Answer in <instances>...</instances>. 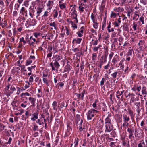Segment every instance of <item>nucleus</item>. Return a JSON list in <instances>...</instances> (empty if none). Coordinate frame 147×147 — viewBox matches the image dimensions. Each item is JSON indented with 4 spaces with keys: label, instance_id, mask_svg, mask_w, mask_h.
I'll return each mask as SVG.
<instances>
[{
    "label": "nucleus",
    "instance_id": "obj_11",
    "mask_svg": "<svg viewBox=\"0 0 147 147\" xmlns=\"http://www.w3.org/2000/svg\"><path fill=\"white\" fill-rule=\"evenodd\" d=\"M49 65L50 66L52 67V71L57 70L60 66L59 63L58 62L56 61H54V63H51Z\"/></svg>",
    "mask_w": 147,
    "mask_h": 147
},
{
    "label": "nucleus",
    "instance_id": "obj_50",
    "mask_svg": "<svg viewBox=\"0 0 147 147\" xmlns=\"http://www.w3.org/2000/svg\"><path fill=\"white\" fill-rule=\"evenodd\" d=\"M120 23L119 22H118V21H116V20L115 21L112 22L114 26L115 27H119V24Z\"/></svg>",
    "mask_w": 147,
    "mask_h": 147
},
{
    "label": "nucleus",
    "instance_id": "obj_42",
    "mask_svg": "<svg viewBox=\"0 0 147 147\" xmlns=\"http://www.w3.org/2000/svg\"><path fill=\"white\" fill-rule=\"evenodd\" d=\"M97 55L96 53H93L92 55V61L94 62H95L97 59Z\"/></svg>",
    "mask_w": 147,
    "mask_h": 147
},
{
    "label": "nucleus",
    "instance_id": "obj_15",
    "mask_svg": "<svg viewBox=\"0 0 147 147\" xmlns=\"http://www.w3.org/2000/svg\"><path fill=\"white\" fill-rule=\"evenodd\" d=\"M135 132L136 133L135 136V137L141 138L142 137L143 133V131L141 129H140L138 131L135 130Z\"/></svg>",
    "mask_w": 147,
    "mask_h": 147
},
{
    "label": "nucleus",
    "instance_id": "obj_3",
    "mask_svg": "<svg viewBox=\"0 0 147 147\" xmlns=\"http://www.w3.org/2000/svg\"><path fill=\"white\" fill-rule=\"evenodd\" d=\"M129 116L127 114H125L123 115V123L122 126L123 127L128 126L129 125V121L130 120Z\"/></svg>",
    "mask_w": 147,
    "mask_h": 147
},
{
    "label": "nucleus",
    "instance_id": "obj_27",
    "mask_svg": "<svg viewBox=\"0 0 147 147\" xmlns=\"http://www.w3.org/2000/svg\"><path fill=\"white\" fill-rule=\"evenodd\" d=\"M38 111L33 113L32 115L33 117L30 119L31 120L34 121H35L36 119H38Z\"/></svg>",
    "mask_w": 147,
    "mask_h": 147
},
{
    "label": "nucleus",
    "instance_id": "obj_57",
    "mask_svg": "<svg viewBox=\"0 0 147 147\" xmlns=\"http://www.w3.org/2000/svg\"><path fill=\"white\" fill-rule=\"evenodd\" d=\"M28 43L32 47H35L36 46L35 45V43L33 42L32 41H27Z\"/></svg>",
    "mask_w": 147,
    "mask_h": 147
},
{
    "label": "nucleus",
    "instance_id": "obj_64",
    "mask_svg": "<svg viewBox=\"0 0 147 147\" xmlns=\"http://www.w3.org/2000/svg\"><path fill=\"white\" fill-rule=\"evenodd\" d=\"M140 2L144 5L147 4V0H140Z\"/></svg>",
    "mask_w": 147,
    "mask_h": 147
},
{
    "label": "nucleus",
    "instance_id": "obj_29",
    "mask_svg": "<svg viewBox=\"0 0 147 147\" xmlns=\"http://www.w3.org/2000/svg\"><path fill=\"white\" fill-rule=\"evenodd\" d=\"M141 90H142V94L146 96L147 94V91L146 86L144 85H142Z\"/></svg>",
    "mask_w": 147,
    "mask_h": 147
},
{
    "label": "nucleus",
    "instance_id": "obj_13",
    "mask_svg": "<svg viewBox=\"0 0 147 147\" xmlns=\"http://www.w3.org/2000/svg\"><path fill=\"white\" fill-rule=\"evenodd\" d=\"M79 93H77L74 94L75 95H76L77 97V98L78 99H80L82 100L84 99V97L85 92V90H83L82 92L80 93V92H79Z\"/></svg>",
    "mask_w": 147,
    "mask_h": 147
},
{
    "label": "nucleus",
    "instance_id": "obj_9",
    "mask_svg": "<svg viewBox=\"0 0 147 147\" xmlns=\"http://www.w3.org/2000/svg\"><path fill=\"white\" fill-rule=\"evenodd\" d=\"M71 63L69 61H67V65L65 66L63 71V73L67 72L69 74L70 71L72 69V67L70 65Z\"/></svg>",
    "mask_w": 147,
    "mask_h": 147
},
{
    "label": "nucleus",
    "instance_id": "obj_4",
    "mask_svg": "<svg viewBox=\"0 0 147 147\" xmlns=\"http://www.w3.org/2000/svg\"><path fill=\"white\" fill-rule=\"evenodd\" d=\"M67 131L65 132L64 137H68L72 131V123L70 121H68L67 123Z\"/></svg>",
    "mask_w": 147,
    "mask_h": 147
},
{
    "label": "nucleus",
    "instance_id": "obj_53",
    "mask_svg": "<svg viewBox=\"0 0 147 147\" xmlns=\"http://www.w3.org/2000/svg\"><path fill=\"white\" fill-rule=\"evenodd\" d=\"M31 94L28 92H25V93H22L20 95V96L21 97H24L25 96H30Z\"/></svg>",
    "mask_w": 147,
    "mask_h": 147
},
{
    "label": "nucleus",
    "instance_id": "obj_38",
    "mask_svg": "<svg viewBox=\"0 0 147 147\" xmlns=\"http://www.w3.org/2000/svg\"><path fill=\"white\" fill-rule=\"evenodd\" d=\"M42 9L39 7H38L36 9V13L37 15L36 16V17H38L40 15V14L42 12Z\"/></svg>",
    "mask_w": 147,
    "mask_h": 147
},
{
    "label": "nucleus",
    "instance_id": "obj_63",
    "mask_svg": "<svg viewBox=\"0 0 147 147\" xmlns=\"http://www.w3.org/2000/svg\"><path fill=\"white\" fill-rule=\"evenodd\" d=\"M6 127L3 124L0 123V130L1 131H2L4 130V128Z\"/></svg>",
    "mask_w": 147,
    "mask_h": 147
},
{
    "label": "nucleus",
    "instance_id": "obj_47",
    "mask_svg": "<svg viewBox=\"0 0 147 147\" xmlns=\"http://www.w3.org/2000/svg\"><path fill=\"white\" fill-rule=\"evenodd\" d=\"M57 102L56 101H54L52 104V106L53 107V109L57 111Z\"/></svg>",
    "mask_w": 147,
    "mask_h": 147
},
{
    "label": "nucleus",
    "instance_id": "obj_17",
    "mask_svg": "<svg viewBox=\"0 0 147 147\" xmlns=\"http://www.w3.org/2000/svg\"><path fill=\"white\" fill-rule=\"evenodd\" d=\"M107 55L103 54L101 56L100 59V62L104 64L107 62Z\"/></svg>",
    "mask_w": 147,
    "mask_h": 147
},
{
    "label": "nucleus",
    "instance_id": "obj_31",
    "mask_svg": "<svg viewBox=\"0 0 147 147\" xmlns=\"http://www.w3.org/2000/svg\"><path fill=\"white\" fill-rule=\"evenodd\" d=\"M3 21V19H1V18L0 16V26H1L3 28H4L5 27L7 26V22L6 20L4 21L3 23H2V22Z\"/></svg>",
    "mask_w": 147,
    "mask_h": 147
},
{
    "label": "nucleus",
    "instance_id": "obj_34",
    "mask_svg": "<svg viewBox=\"0 0 147 147\" xmlns=\"http://www.w3.org/2000/svg\"><path fill=\"white\" fill-rule=\"evenodd\" d=\"M128 112L129 114V116H130L131 119H134V115L133 111L131 108L129 109H128Z\"/></svg>",
    "mask_w": 147,
    "mask_h": 147
},
{
    "label": "nucleus",
    "instance_id": "obj_6",
    "mask_svg": "<svg viewBox=\"0 0 147 147\" xmlns=\"http://www.w3.org/2000/svg\"><path fill=\"white\" fill-rule=\"evenodd\" d=\"M145 42L144 40H141L139 41L138 43L139 47L138 48V53H140L142 51L144 50L146 48L144 45Z\"/></svg>",
    "mask_w": 147,
    "mask_h": 147
},
{
    "label": "nucleus",
    "instance_id": "obj_60",
    "mask_svg": "<svg viewBox=\"0 0 147 147\" xmlns=\"http://www.w3.org/2000/svg\"><path fill=\"white\" fill-rule=\"evenodd\" d=\"M106 20L105 18L104 19V20L102 23V29L103 31L104 30V28L106 26Z\"/></svg>",
    "mask_w": 147,
    "mask_h": 147
},
{
    "label": "nucleus",
    "instance_id": "obj_30",
    "mask_svg": "<svg viewBox=\"0 0 147 147\" xmlns=\"http://www.w3.org/2000/svg\"><path fill=\"white\" fill-rule=\"evenodd\" d=\"M124 92V90H123L121 91H120L119 90H117L116 92V97L119 100H120V96H121L123 95V93Z\"/></svg>",
    "mask_w": 147,
    "mask_h": 147
},
{
    "label": "nucleus",
    "instance_id": "obj_61",
    "mask_svg": "<svg viewBox=\"0 0 147 147\" xmlns=\"http://www.w3.org/2000/svg\"><path fill=\"white\" fill-rule=\"evenodd\" d=\"M47 51V52H51L52 51V50L53 49V47L52 45H48Z\"/></svg>",
    "mask_w": 147,
    "mask_h": 147
},
{
    "label": "nucleus",
    "instance_id": "obj_44",
    "mask_svg": "<svg viewBox=\"0 0 147 147\" xmlns=\"http://www.w3.org/2000/svg\"><path fill=\"white\" fill-rule=\"evenodd\" d=\"M53 14L54 19L56 18L58 15V12L57 10L55 9H54L53 12Z\"/></svg>",
    "mask_w": 147,
    "mask_h": 147
},
{
    "label": "nucleus",
    "instance_id": "obj_12",
    "mask_svg": "<svg viewBox=\"0 0 147 147\" xmlns=\"http://www.w3.org/2000/svg\"><path fill=\"white\" fill-rule=\"evenodd\" d=\"M20 68L19 67L14 66L11 70V73L13 75H18L20 74Z\"/></svg>",
    "mask_w": 147,
    "mask_h": 147
},
{
    "label": "nucleus",
    "instance_id": "obj_28",
    "mask_svg": "<svg viewBox=\"0 0 147 147\" xmlns=\"http://www.w3.org/2000/svg\"><path fill=\"white\" fill-rule=\"evenodd\" d=\"M11 105L14 110L17 111L18 110L19 108L16 101H13L11 103Z\"/></svg>",
    "mask_w": 147,
    "mask_h": 147
},
{
    "label": "nucleus",
    "instance_id": "obj_35",
    "mask_svg": "<svg viewBox=\"0 0 147 147\" xmlns=\"http://www.w3.org/2000/svg\"><path fill=\"white\" fill-rule=\"evenodd\" d=\"M53 1L51 0H49L47 3V6L49 7L48 9L50 10L53 6Z\"/></svg>",
    "mask_w": 147,
    "mask_h": 147
},
{
    "label": "nucleus",
    "instance_id": "obj_49",
    "mask_svg": "<svg viewBox=\"0 0 147 147\" xmlns=\"http://www.w3.org/2000/svg\"><path fill=\"white\" fill-rule=\"evenodd\" d=\"M33 35L36 38H38L39 37L41 36H42V34L40 32H36L33 34Z\"/></svg>",
    "mask_w": 147,
    "mask_h": 147
},
{
    "label": "nucleus",
    "instance_id": "obj_46",
    "mask_svg": "<svg viewBox=\"0 0 147 147\" xmlns=\"http://www.w3.org/2000/svg\"><path fill=\"white\" fill-rule=\"evenodd\" d=\"M21 100L23 103L27 104L28 102V98L26 96L22 97V98L21 99Z\"/></svg>",
    "mask_w": 147,
    "mask_h": 147
},
{
    "label": "nucleus",
    "instance_id": "obj_40",
    "mask_svg": "<svg viewBox=\"0 0 147 147\" xmlns=\"http://www.w3.org/2000/svg\"><path fill=\"white\" fill-rule=\"evenodd\" d=\"M71 16L73 19L76 18H77V11L75 9L74 10V11H72V13L71 14Z\"/></svg>",
    "mask_w": 147,
    "mask_h": 147
},
{
    "label": "nucleus",
    "instance_id": "obj_33",
    "mask_svg": "<svg viewBox=\"0 0 147 147\" xmlns=\"http://www.w3.org/2000/svg\"><path fill=\"white\" fill-rule=\"evenodd\" d=\"M27 38V39H26V41H32V40H33V42H36V44L38 43L39 42L38 40H36L35 38H34L32 36H31L29 39H28V38Z\"/></svg>",
    "mask_w": 147,
    "mask_h": 147
},
{
    "label": "nucleus",
    "instance_id": "obj_36",
    "mask_svg": "<svg viewBox=\"0 0 147 147\" xmlns=\"http://www.w3.org/2000/svg\"><path fill=\"white\" fill-rule=\"evenodd\" d=\"M59 6L60 9L63 10L64 9H66V6L65 5L66 3H59Z\"/></svg>",
    "mask_w": 147,
    "mask_h": 147
},
{
    "label": "nucleus",
    "instance_id": "obj_14",
    "mask_svg": "<svg viewBox=\"0 0 147 147\" xmlns=\"http://www.w3.org/2000/svg\"><path fill=\"white\" fill-rule=\"evenodd\" d=\"M35 57L34 56L30 55L29 58L26 60V65L28 66L30 65L32 63L33 61L35 60Z\"/></svg>",
    "mask_w": 147,
    "mask_h": 147
},
{
    "label": "nucleus",
    "instance_id": "obj_8",
    "mask_svg": "<svg viewBox=\"0 0 147 147\" xmlns=\"http://www.w3.org/2000/svg\"><path fill=\"white\" fill-rule=\"evenodd\" d=\"M105 133H109L111 132L113 130V126L112 125L111 123H105Z\"/></svg>",
    "mask_w": 147,
    "mask_h": 147
},
{
    "label": "nucleus",
    "instance_id": "obj_10",
    "mask_svg": "<svg viewBox=\"0 0 147 147\" xmlns=\"http://www.w3.org/2000/svg\"><path fill=\"white\" fill-rule=\"evenodd\" d=\"M142 109L143 111H144V109L143 108H140V107L136 108V111L137 113V114L136 115V121L137 123L142 118L143 115H142V116H141L140 115V113L141 110Z\"/></svg>",
    "mask_w": 147,
    "mask_h": 147
},
{
    "label": "nucleus",
    "instance_id": "obj_19",
    "mask_svg": "<svg viewBox=\"0 0 147 147\" xmlns=\"http://www.w3.org/2000/svg\"><path fill=\"white\" fill-rule=\"evenodd\" d=\"M29 26H34L36 24V20L34 19H30L28 20V22L26 21Z\"/></svg>",
    "mask_w": 147,
    "mask_h": 147
},
{
    "label": "nucleus",
    "instance_id": "obj_23",
    "mask_svg": "<svg viewBox=\"0 0 147 147\" xmlns=\"http://www.w3.org/2000/svg\"><path fill=\"white\" fill-rule=\"evenodd\" d=\"M122 145L123 146H125L127 147H130L129 141L128 139L127 138L126 139L122 141Z\"/></svg>",
    "mask_w": 147,
    "mask_h": 147
},
{
    "label": "nucleus",
    "instance_id": "obj_59",
    "mask_svg": "<svg viewBox=\"0 0 147 147\" xmlns=\"http://www.w3.org/2000/svg\"><path fill=\"white\" fill-rule=\"evenodd\" d=\"M55 59L53 60L54 61L58 62L61 59L59 55H56L55 57Z\"/></svg>",
    "mask_w": 147,
    "mask_h": 147
},
{
    "label": "nucleus",
    "instance_id": "obj_62",
    "mask_svg": "<svg viewBox=\"0 0 147 147\" xmlns=\"http://www.w3.org/2000/svg\"><path fill=\"white\" fill-rule=\"evenodd\" d=\"M49 26L54 27V29L56 30L57 28L56 27V24L55 22H54L52 23L51 22L49 24Z\"/></svg>",
    "mask_w": 147,
    "mask_h": 147
},
{
    "label": "nucleus",
    "instance_id": "obj_39",
    "mask_svg": "<svg viewBox=\"0 0 147 147\" xmlns=\"http://www.w3.org/2000/svg\"><path fill=\"white\" fill-rule=\"evenodd\" d=\"M124 9L121 7H118V8L115 7L113 9V10L118 13L121 12L123 11Z\"/></svg>",
    "mask_w": 147,
    "mask_h": 147
},
{
    "label": "nucleus",
    "instance_id": "obj_37",
    "mask_svg": "<svg viewBox=\"0 0 147 147\" xmlns=\"http://www.w3.org/2000/svg\"><path fill=\"white\" fill-rule=\"evenodd\" d=\"M131 26H132V28L135 31L137 29H138L137 24L134 21Z\"/></svg>",
    "mask_w": 147,
    "mask_h": 147
},
{
    "label": "nucleus",
    "instance_id": "obj_16",
    "mask_svg": "<svg viewBox=\"0 0 147 147\" xmlns=\"http://www.w3.org/2000/svg\"><path fill=\"white\" fill-rule=\"evenodd\" d=\"M29 102L31 104V106L35 107L36 105V98L32 96H30L28 98Z\"/></svg>",
    "mask_w": 147,
    "mask_h": 147
},
{
    "label": "nucleus",
    "instance_id": "obj_25",
    "mask_svg": "<svg viewBox=\"0 0 147 147\" xmlns=\"http://www.w3.org/2000/svg\"><path fill=\"white\" fill-rule=\"evenodd\" d=\"M107 113L108 114V115L107 117L105 119V123H111V118L112 117V114L111 113H109V112Z\"/></svg>",
    "mask_w": 147,
    "mask_h": 147
},
{
    "label": "nucleus",
    "instance_id": "obj_24",
    "mask_svg": "<svg viewBox=\"0 0 147 147\" xmlns=\"http://www.w3.org/2000/svg\"><path fill=\"white\" fill-rule=\"evenodd\" d=\"M42 87L40 86L38 89V93L36 95L38 98H40L42 96Z\"/></svg>",
    "mask_w": 147,
    "mask_h": 147
},
{
    "label": "nucleus",
    "instance_id": "obj_54",
    "mask_svg": "<svg viewBox=\"0 0 147 147\" xmlns=\"http://www.w3.org/2000/svg\"><path fill=\"white\" fill-rule=\"evenodd\" d=\"M123 29L124 31H128L129 28L128 26V25L126 24L123 25Z\"/></svg>",
    "mask_w": 147,
    "mask_h": 147
},
{
    "label": "nucleus",
    "instance_id": "obj_52",
    "mask_svg": "<svg viewBox=\"0 0 147 147\" xmlns=\"http://www.w3.org/2000/svg\"><path fill=\"white\" fill-rule=\"evenodd\" d=\"M102 47L101 45H99L97 46H95L94 48H92L93 50L94 51H97L98 49H100V48Z\"/></svg>",
    "mask_w": 147,
    "mask_h": 147
},
{
    "label": "nucleus",
    "instance_id": "obj_32",
    "mask_svg": "<svg viewBox=\"0 0 147 147\" xmlns=\"http://www.w3.org/2000/svg\"><path fill=\"white\" fill-rule=\"evenodd\" d=\"M81 117L80 115L77 114L75 118V122L76 125L78 124V122L80 120Z\"/></svg>",
    "mask_w": 147,
    "mask_h": 147
},
{
    "label": "nucleus",
    "instance_id": "obj_21",
    "mask_svg": "<svg viewBox=\"0 0 147 147\" xmlns=\"http://www.w3.org/2000/svg\"><path fill=\"white\" fill-rule=\"evenodd\" d=\"M83 120L82 119H81V121L79 124V130L80 132L84 131L85 129V126L83 124Z\"/></svg>",
    "mask_w": 147,
    "mask_h": 147
},
{
    "label": "nucleus",
    "instance_id": "obj_45",
    "mask_svg": "<svg viewBox=\"0 0 147 147\" xmlns=\"http://www.w3.org/2000/svg\"><path fill=\"white\" fill-rule=\"evenodd\" d=\"M84 63L85 61L84 60H81V62L80 63V70L82 71L83 69L84 68Z\"/></svg>",
    "mask_w": 147,
    "mask_h": 147
},
{
    "label": "nucleus",
    "instance_id": "obj_51",
    "mask_svg": "<svg viewBox=\"0 0 147 147\" xmlns=\"http://www.w3.org/2000/svg\"><path fill=\"white\" fill-rule=\"evenodd\" d=\"M102 105V111L105 113L106 111H107V106L105 103H103Z\"/></svg>",
    "mask_w": 147,
    "mask_h": 147
},
{
    "label": "nucleus",
    "instance_id": "obj_48",
    "mask_svg": "<svg viewBox=\"0 0 147 147\" xmlns=\"http://www.w3.org/2000/svg\"><path fill=\"white\" fill-rule=\"evenodd\" d=\"M79 140V139L78 137L75 138L74 142V143L75 144L74 147H77V146L78 145Z\"/></svg>",
    "mask_w": 147,
    "mask_h": 147
},
{
    "label": "nucleus",
    "instance_id": "obj_7",
    "mask_svg": "<svg viewBox=\"0 0 147 147\" xmlns=\"http://www.w3.org/2000/svg\"><path fill=\"white\" fill-rule=\"evenodd\" d=\"M141 86L138 84L134 85L131 87V90L132 91L135 92L137 91V93L136 94L140 96H142V95H140V93H138L139 92H140L141 90Z\"/></svg>",
    "mask_w": 147,
    "mask_h": 147
},
{
    "label": "nucleus",
    "instance_id": "obj_43",
    "mask_svg": "<svg viewBox=\"0 0 147 147\" xmlns=\"http://www.w3.org/2000/svg\"><path fill=\"white\" fill-rule=\"evenodd\" d=\"M145 145V144L143 140L139 142V144H138L137 147H144V146Z\"/></svg>",
    "mask_w": 147,
    "mask_h": 147
},
{
    "label": "nucleus",
    "instance_id": "obj_1",
    "mask_svg": "<svg viewBox=\"0 0 147 147\" xmlns=\"http://www.w3.org/2000/svg\"><path fill=\"white\" fill-rule=\"evenodd\" d=\"M98 102L99 101L97 99L95 100L92 105L93 108L91 109L87 112L86 115L88 120H92L94 116L99 113V110L101 108L99 105L97 106Z\"/></svg>",
    "mask_w": 147,
    "mask_h": 147
},
{
    "label": "nucleus",
    "instance_id": "obj_18",
    "mask_svg": "<svg viewBox=\"0 0 147 147\" xmlns=\"http://www.w3.org/2000/svg\"><path fill=\"white\" fill-rule=\"evenodd\" d=\"M27 11L24 7H22L20 10V13L22 15H24L25 17L28 16Z\"/></svg>",
    "mask_w": 147,
    "mask_h": 147
},
{
    "label": "nucleus",
    "instance_id": "obj_41",
    "mask_svg": "<svg viewBox=\"0 0 147 147\" xmlns=\"http://www.w3.org/2000/svg\"><path fill=\"white\" fill-rule=\"evenodd\" d=\"M69 23L71 24V27L73 30H74L77 28L78 26L77 25L75 24V23H74V22L71 21Z\"/></svg>",
    "mask_w": 147,
    "mask_h": 147
},
{
    "label": "nucleus",
    "instance_id": "obj_58",
    "mask_svg": "<svg viewBox=\"0 0 147 147\" xmlns=\"http://www.w3.org/2000/svg\"><path fill=\"white\" fill-rule=\"evenodd\" d=\"M3 75L4 76L5 74L4 73V69L3 68H2L0 69V77H1Z\"/></svg>",
    "mask_w": 147,
    "mask_h": 147
},
{
    "label": "nucleus",
    "instance_id": "obj_22",
    "mask_svg": "<svg viewBox=\"0 0 147 147\" xmlns=\"http://www.w3.org/2000/svg\"><path fill=\"white\" fill-rule=\"evenodd\" d=\"M119 61V57L117 54H116L112 59V62L113 65H115Z\"/></svg>",
    "mask_w": 147,
    "mask_h": 147
},
{
    "label": "nucleus",
    "instance_id": "obj_20",
    "mask_svg": "<svg viewBox=\"0 0 147 147\" xmlns=\"http://www.w3.org/2000/svg\"><path fill=\"white\" fill-rule=\"evenodd\" d=\"M82 39L80 38H76L73 39L72 43L73 44H80L81 42Z\"/></svg>",
    "mask_w": 147,
    "mask_h": 147
},
{
    "label": "nucleus",
    "instance_id": "obj_5",
    "mask_svg": "<svg viewBox=\"0 0 147 147\" xmlns=\"http://www.w3.org/2000/svg\"><path fill=\"white\" fill-rule=\"evenodd\" d=\"M135 95L134 93H129L128 95L126 96V98H128L129 97L130 98V103L131 104L134 103L136 101H138L139 100V96H137L135 97Z\"/></svg>",
    "mask_w": 147,
    "mask_h": 147
},
{
    "label": "nucleus",
    "instance_id": "obj_56",
    "mask_svg": "<svg viewBox=\"0 0 147 147\" xmlns=\"http://www.w3.org/2000/svg\"><path fill=\"white\" fill-rule=\"evenodd\" d=\"M5 38H3V40L1 41L0 45L3 48L5 45Z\"/></svg>",
    "mask_w": 147,
    "mask_h": 147
},
{
    "label": "nucleus",
    "instance_id": "obj_55",
    "mask_svg": "<svg viewBox=\"0 0 147 147\" xmlns=\"http://www.w3.org/2000/svg\"><path fill=\"white\" fill-rule=\"evenodd\" d=\"M93 27L95 29H97L98 26V24L97 22V20L93 22Z\"/></svg>",
    "mask_w": 147,
    "mask_h": 147
},
{
    "label": "nucleus",
    "instance_id": "obj_26",
    "mask_svg": "<svg viewBox=\"0 0 147 147\" xmlns=\"http://www.w3.org/2000/svg\"><path fill=\"white\" fill-rule=\"evenodd\" d=\"M139 12L138 11H136L134 12V15L132 17V19L135 21H137L139 17Z\"/></svg>",
    "mask_w": 147,
    "mask_h": 147
},
{
    "label": "nucleus",
    "instance_id": "obj_2",
    "mask_svg": "<svg viewBox=\"0 0 147 147\" xmlns=\"http://www.w3.org/2000/svg\"><path fill=\"white\" fill-rule=\"evenodd\" d=\"M16 85L15 84L8 83L5 88V92L7 97L11 96L13 92L16 91Z\"/></svg>",
    "mask_w": 147,
    "mask_h": 147
}]
</instances>
